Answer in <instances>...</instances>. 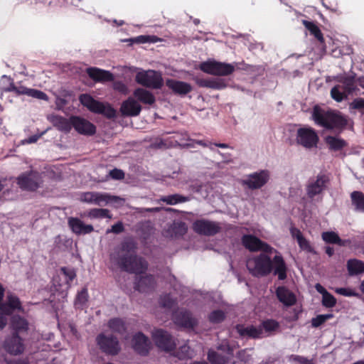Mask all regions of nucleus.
Instances as JSON below:
<instances>
[{
	"label": "nucleus",
	"instance_id": "nucleus-1",
	"mask_svg": "<svg viewBox=\"0 0 364 364\" xmlns=\"http://www.w3.org/2000/svg\"><path fill=\"white\" fill-rule=\"evenodd\" d=\"M246 266L250 273L257 277H264L274 270V274L278 275L279 279L283 280L287 277V267L285 262L280 254L262 252L258 255L249 257Z\"/></svg>",
	"mask_w": 364,
	"mask_h": 364
},
{
	"label": "nucleus",
	"instance_id": "nucleus-2",
	"mask_svg": "<svg viewBox=\"0 0 364 364\" xmlns=\"http://www.w3.org/2000/svg\"><path fill=\"white\" fill-rule=\"evenodd\" d=\"M135 245L131 240L122 243L110 255L111 262L122 269L135 274L143 273L148 267L147 262L134 255Z\"/></svg>",
	"mask_w": 364,
	"mask_h": 364
},
{
	"label": "nucleus",
	"instance_id": "nucleus-3",
	"mask_svg": "<svg viewBox=\"0 0 364 364\" xmlns=\"http://www.w3.org/2000/svg\"><path fill=\"white\" fill-rule=\"evenodd\" d=\"M312 117L314 122L325 128H343L347 124V119L336 112H325L318 107H315L313 110Z\"/></svg>",
	"mask_w": 364,
	"mask_h": 364
},
{
	"label": "nucleus",
	"instance_id": "nucleus-4",
	"mask_svg": "<svg viewBox=\"0 0 364 364\" xmlns=\"http://www.w3.org/2000/svg\"><path fill=\"white\" fill-rule=\"evenodd\" d=\"M79 100L81 104L90 112L103 114L108 118H112L116 114V111L110 105L98 102L90 95L82 94L80 96Z\"/></svg>",
	"mask_w": 364,
	"mask_h": 364
},
{
	"label": "nucleus",
	"instance_id": "nucleus-5",
	"mask_svg": "<svg viewBox=\"0 0 364 364\" xmlns=\"http://www.w3.org/2000/svg\"><path fill=\"white\" fill-rule=\"evenodd\" d=\"M136 82L146 87L159 89L164 84L161 74L159 72L139 69L135 76Z\"/></svg>",
	"mask_w": 364,
	"mask_h": 364
},
{
	"label": "nucleus",
	"instance_id": "nucleus-6",
	"mask_svg": "<svg viewBox=\"0 0 364 364\" xmlns=\"http://www.w3.org/2000/svg\"><path fill=\"white\" fill-rule=\"evenodd\" d=\"M237 64L221 63L209 59L200 64L199 68L204 73L213 75H228L233 73Z\"/></svg>",
	"mask_w": 364,
	"mask_h": 364
},
{
	"label": "nucleus",
	"instance_id": "nucleus-7",
	"mask_svg": "<svg viewBox=\"0 0 364 364\" xmlns=\"http://www.w3.org/2000/svg\"><path fill=\"white\" fill-rule=\"evenodd\" d=\"M18 186L26 191H36L43 183L41 175L34 171L21 173L16 178Z\"/></svg>",
	"mask_w": 364,
	"mask_h": 364
},
{
	"label": "nucleus",
	"instance_id": "nucleus-8",
	"mask_svg": "<svg viewBox=\"0 0 364 364\" xmlns=\"http://www.w3.org/2000/svg\"><path fill=\"white\" fill-rule=\"evenodd\" d=\"M269 178V171L267 170H261L245 176V178L241 181V183L251 190L259 189L267 183Z\"/></svg>",
	"mask_w": 364,
	"mask_h": 364
},
{
	"label": "nucleus",
	"instance_id": "nucleus-9",
	"mask_svg": "<svg viewBox=\"0 0 364 364\" xmlns=\"http://www.w3.org/2000/svg\"><path fill=\"white\" fill-rule=\"evenodd\" d=\"M296 141L297 144L306 149L316 146L318 136L314 129L309 127L299 128L296 132Z\"/></svg>",
	"mask_w": 364,
	"mask_h": 364
},
{
	"label": "nucleus",
	"instance_id": "nucleus-10",
	"mask_svg": "<svg viewBox=\"0 0 364 364\" xmlns=\"http://www.w3.org/2000/svg\"><path fill=\"white\" fill-rule=\"evenodd\" d=\"M75 277L73 270L65 267L61 269L60 274L53 279V285L57 291H60L63 297L67 295V291L70 287V282Z\"/></svg>",
	"mask_w": 364,
	"mask_h": 364
},
{
	"label": "nucleus",
	"instance_id": "nucleus-11",
	"mask_svg": "<svg viewBox=\"0 0 364 364\" xmlns=\"http://www.w3.org/2000/svg\"><path fill=\"white\" fill-rule=\"evenodd\" d=\"M242 245L251 252H265L269 254L277 250L252 235H245L242 238Z\"/></svg>",
	"mask_w": 364,
	"mask_h": 364
},
{
	"label": "nucleus",
	"instance_id": "nucleus-12",
	"mask_svg": "<svg viewBox=\"0 0 364 364\" xmlns=\"http://www.w3.org/2000/svg\"><path fill=\"white\" fill-rule=\"evenodd\" d=\"M19 299L12 294L7 296L6 302L0 306V330L3 329L7 323L6 315L11 314L15 310H21Z\"/></svg>",
	"mask_w": 364,
	"mask_h": 364
},
{
	"label": "nucleus",
	"instance_id": "nucleus-13",
	"mask_svg": "<svg viewBox=\"0 0 364 364\" xmlns=\"http://www.w3.org/2000/svg\"><path fill=\"white\" fill-rule=\"evenodd\" d=\"M152 338L156 345L165 351H171L176 346V343L173 338L164 330H154L152 333Z\"/></svg>",
	"mask_w": 364,
	"mask_h": 364
},
{
	"label": "nucleus",
	"instance_id": "nucleus-14",
	"mask_svg": "<svg viewBox=\"0 0 364 364\" xmlns=\"http://www.w3.org/2000/svg\"><path fill=\"white\" fill-rule=\"evenodd\" d=\"M218 350L223 351L222 355L213 350H209L208 354V360L213 364H225L232 356V349L227 344L226 342L223 343L218 346Z\"/></svg>",
	"mask_w": 364,
	"mask_h": 364
},
{
	"label": "nucleus",
	"instance_id": "nucleus-15",
	"mask_svg": "<svg viewBox=\"0 0 364 364\" xmlns=\"http://www.w3.org/2000/svg\"><path fill=\"white\" fill-rule=\"evenodd\" d=\"M97 342L100 348L107 353L116 355L120 350L117 338L112 336H106L104 334H100L97 338Z\"/></svg>",
	"mask_w": 364,
	"mask_h": 364
},
{
	"label": "nucleus",
	"instance_id": "nucleus-16",
	"mask_svg": "<svg viewBox=\"0 0 364 364\" xmlns=\"http://www.w3.org/2000/svg\"><path fill=\"white\" fill-rule=\"evenodd\" d=\"M195 232L204 235H213L220 230L218 223L206 220H198L193 224Z\"/></svg>",
	"mask_w": 364,
	"mask_h": 364
},
{
	"label": "nucleus",
	"instance_id": "nucleus-17",
	"mask_svg": "<svg viewBox=\"0 0 364 364\" xmlns=\"http://www.w3.org/2000/svg\"><path fill=\"white\" fill-rule=\"evenodd\" d=\"M328 182V176L318 175L315 179L310 181L306 186V193L310 198L319 195L326 188Z\"/></svg>",
	"mask_w": 364,
	"mask_h": 364
},
{
	"label": "nucleus",
	"instance_id": "nucleus-18",
	"mask_svg": "<svg viewBox=\"0 0 364 364\" xmlns=\"http://www.w3.org/2000/svg\"><path fill=\"white\" fill-rule=\"evenodd\" d=\"M4 348L11 355H18L23 353L25 346L22 339L14 334L5 340Z\"/></svg>",
	"mask_w": 364,
	"mask_h": 364
},
{
	"label": "nucleus",
	"instance_id": "nucleus-19",
	"mask_svg": "<svg viewBox=\"0 0 364 364\" xmlns=\"http://www.w3.org/2000/svg\"><path fill=\"white\" fill-rule=\"evenodd\" d=\"M11 92H15L17 95H26L35 99L45 101L48 100V97L45 92L38 90L26 87L18 82L14 85Z\"/></svg>",
	"mask_w": 364,
	"mask_h": 364
},
{
	"label": "nucleus",
	"instance_id": "nucleus-20",
	"mask_svg": "<svg viewBox=\"0 0 364 364\" xmlns=\"http://www.w3.org/2000/svg\"><path fill=\"white\" fill-rule=\"evenodd\" d=\"M72 122L73 127L80 134L92 135L95 133V125L84 118L72 117Z\"/></svg>",
	"mask_w": 364,
	"mask_h": 364
},
{
	"label": "nucleus",
	"instance_id": "nucleus-21",
	"mask_svg": "<svg viewBox=\"0 0 364 364\" xmlns=\"http://www.w3.org/2000/svg\"><path fill=\"white\" fill-rule=\"evenodd\" d=\"M173 318L176 324L186 328H193L197 323L196 319L189 312L183 310L174 312Z\"/></svg>",
	"mask_w": 364,
	"mask_h": 364
},
{
	"label": "nucleus",
	"instance_id": "nucleus-22",
	"mask_svg": "<svg viewBox=\"0 0 364 364\" xmlns=\"http://www.w3.org/2000/svg\"><path fill=\"white\" fill-rule=\"evenodd\" d=\"M150 344L149 338L141 333H137L133 336L132 346L139 354H147L150 349Z\"/></svg>",
	"mask_w": 364,
	"mask_h": 364
},
{
	"label": "nucleus",
	"instance_id": "nucleus-23",
	"mask_svg": "<svg viewBox=\"0 0 364 364\" xmlns=\"http://www.w3.org/2000/svg\"><path fill=\"white\" fill-rule=\"evenodd\" d=\"M107 197V193L85 192L80 194V200L82 203L102 206L105 205Z\"/></svg>",
	"mask_w": 364,
	"mask_h": 364
},
{
	"label": "nucleus",
	"instance_id": "nucleus-24",
	"mask_svg": "<svg viewBox=\"0 0 364 364\" xmlns=\"http://www.w3.org/2000/svg\"><path fill=\"white\" fill-rule=\"evenodd\" d=\"M68 225L72 231L77 235L89 234L94 230L92 225H86L77 218H70Z\"/></svg>",
	"mask_w": 364,
	"mask_h": 364
},
{
	"label": "nucleus",
	"instance_id": "nucleus-25",
	"mask_svg": "<svg viewBox=\"0 0 364 364\" xmlns=\"http://www.w3.org/2000/svg\"><path fill=\"white\" fill-rule=\"evenodd\" d=\"M141 110V106L132 97H129L124 101L120 108L122 114L126 116H137Z\"/></svg>",
	"mask_w": 364,
	"mask_h": 364
},
{
	"label": "nucleus",
	"instance_id": "nucleus-26",
	"mask_svg": "<svg viewBox=\"0 0 364 364\" xmlns=\"http://www.w3.org/2000/svg\"><path fill=\"white\" fill-rule=\"evenodd\" d=\"M236 329L237 333L242 336H246L252 338H259L264 337V331L262 330V327L259 326H245L243 325H237Z\"/></svg>",
	"mask_w": 364,
	"mask_h": 364
},
{
	"label": "nucleus",
	"instance_id": "nucleus-27",
	"mask_svg": "<svg viewBox=\"0 0 364 364\" xmlns=\"http://www.w3.org/2000/svg\"><path fill=\"white\" fill-rule=\"evenodd\" d=\"M166 85L174 93L179 95H185L192 90V87L190 84L176 80H167Z\"/></svg>",
	"mask_w": 364,
	"mask_h": 364
},
{
	"label": "nucleus",
	"instance_id": "nucleus-28",
	"mask_svg": "<svg viewBox=\"0 0 364 364\" xmlns=\"http://www.w3.org/2000/svg\"><path fill=\"white\" fill-rule=\"evenodd\" d=\"M156 285V279L151 274L141 276L136 282V288L141 292H148L152 290Z\"/></svg>",
	"mask_w": 364,
	"mask_h": 364
},
{
	"label": "nucleus",
	"instance_id": "nucleus-29",
	"mask_svg": "<svg viewBox=\"0 0 364 364\" xmlns=\"http://www.w3.org/2000/svg\"><path fill=\"white\" fill-rule=\"evenodd\" d=\"M48 119L62 132H69L73 127L72 117L70 119H65L58 115H50Z\"/></svg>",
	"mask_w": 364,
	"mask_h": 364
},
{
	"label": "nucleus",
	"instance_id": "nucleus-30",
	"mask_svg": "<svg viewBox=\"0 0 364 364\" xmlns=\"http://www.w3.org/2000/svg\"><path fill=\"white\" fill-rule=\"evenodd\" d=\"M277 296L280 302L285 306H292L296 303L295 295L284 287H279L277 289Z\"/></svg>",
	"mask_w": 364,
	"mask_h": 364
},
{
	"label": "nucleus",
	"instance_id": "nucleus-31",
	"mask_svg": "<svg viewBox=\"0 0 364 364\" xmlns=\"http://www.w3.org/2000/svg\"><path fill=\"white\" fill-rule=\"evenodd\" d=\"M88 75L95 80L97 81H112L113 75L107 70H101L96 68H90L87 69Z\"/></svg>",
	"mask_w": 364,
	"mask_h": 364
},
{
	"label": "nucleus",
	"instance_id": "nucleus-32",
	"mask_svg": "<svg viewBox=\"0 0 364 364\" xmlns=\"http://www.w3.org/2000/svg\"><path fill=\"white\" fill-rule=\"evenodd\" d=\"M134 96L141 102L151 105L155 102L154 95L144 88H137L134 91Z\"/></svg>",
	"mask_w": 364,
	"mask_h": 364
},
{
	"label": "nucleus",
	"instance_id": "nucleus-33",
	"mask_svg": "<svg viewBox=\"0 0 364 364\" xmlns=\"http://www.w3.org/2000/svg\"><path fill=\"white\" fill-rule=\"evenodd\" d=\"M348 274L351 276L364 272V262L356 259H351L347 262Z\"/></svg>",
	"mask_w": 364,
	"mask_h": 364
},
{
	"label": "nucleus",
	"instance_id": "nucleus-34",
	"mask_svg": "<svg viewBox=\"0 0 364 364\" xmlns=\"http://www.w3.org/2000/svg\"><path fill=\"white\" fill-rule=\"evenodd\" d=\"M350 198L355 210L364 213V194L360 191H353L350 194Z\"/></svg>",
	"mask_w": 364,
	"mask_h": 364
},
{
	"label": "nucleus",
	"instance_id": "nucleus-35",
	"mask_svg": "<svg viewBox=\"0 0 364 364\" xmlns=\"http://www.w3.org/2000/svg\"><path fill=\"white\" fill-rule=\"evenodd\" d=\"M85 216L90 219H98L107 218H112V215L109 213V210L104 208H92L84 214Z\"/></svg>",
	"mask_w": 364,
	"mask_h": 364
},
{
	"label": "nucleus",
	"instance_id": "nucleus-36",
	"mask_svg": "<svg viewBox=\"0 0 364 364\" xmlns=\"http://www.w3.org/2000/svg\"><path fill=\"white\" fill-rule=\"evenodd\" d=\"M200 85L205 87L221 90L227 87V83L224 79L216 78L203 80L200 82Z\"/></svg>",
	"mask_w": 364,
	"mask_h": 364
},
{
	"label": "nucleus",
	"instance_id": "nucleus-37",
	"mask_svg": "<svg viewBox=\"0 0 364 364\" xmlns=\"http://www.w3.org/2000/svg\"><path fill=\"white\" fill-rule=\"evenodd\" d=\"M348 94L343 89L341 85H335L331 90V97L336 100V102H341L343 100L346 99Z\"/></svg>",
	"mask_w": 364,
	"mask_h": 364
},
{
	"label": "nucleus",
	"instance_id": "nucleus-38",
	"mask_svg": "<svg viewBox=\"0 0 364 364\" xmlns=\"http://www.w3.org/2000/svg\"><path fill=\"white\" fill-rule=\"evenodd\" d=\"M322 239L327 243L338 244L341 246L346 245V241L341 240L335 232H324L322 233Z\"/></svg>",
	"mask_w": 364,
	"mask_h": 364
},
{
	"label": "nucleus",
	"instance_id": "nucleus-39",
	"mask_svg": "<svg viewBox=\"0 0 364 364\" xmlns=\"http://www.w3.org/2000/svg\"><path fill=\"white\" fill-rule=\"evenodd\" d=\"M88 301V292L86 288H83L76 296L75 306L77 309H83Z\"/></svg>",
	"mask_w": 364,
	"mask_h": 364
},
{
	"label": "nucleus",
	"instance_id": "nucleus-40",
	"mask_svg": "<svg viewBox=\"0 0 364 364\" xmlns=\"http://www.w3.org/2000/svg\"><path fill=\"white\" fill-rule=\"evenodd\" d=\"M161 200L168 205H176L181 203L187 202L189 200L188 197L183 196L179 194H173L167 196H164Z\"/></svg>",
	"mask_w": 364,
	"mask_h": 364
},
{
	"label": "nucleus",
	"instance_id": "nucleus-41",
	"mask_svg": "<svg viewBox=\"0 0 364 364\" xmlns=\"http://www.w3.org/2000/svg\"><path fill=\"white\" fill-rule=\"evenodd\" d=\"M338 82L341 83V85L348 95L355 90V79L353 77H341Z\"/></svg>",
	"mask_w": 364,
	"mask_h": 364
},
{
	"label": "nucleus",
	"instance_id": "nucleus-42",
	"mask_svg": "<svg viewBox=\"0 0 364 364\" xmlns=\"http://www.w3.org/2000/svg\"><path fill=\"white\" fill-rule=\"evenodd\" d=\"M303 24L319 41H323V35L318 27L314 23L304 20Z\"/></svg>",
	"mask_w": 364,
	"mask_h": 364
},
{
	"label": "nucleus",
	"instance_id": "nucleus-43",
	"mask_svg": "<svg viewBox=\"0 0 364 364\" xmlns=\"http://www.w3.org/2000/svg\"><path fill=\"white\" fill-rule=\"evenodd\" d=\"M326 141L329 145L330 148L333 150H339L346 146L344 140L335 136L326 137Z\"/></svg>",
	"mask_w": 364,
	"mask_h": 364
},
{
	"label": "nucleus",
	"instance_id": "nucleus-44",
	"mask_svg": "<svg viewBox=\"0 0 364 364\" xmlns=\"http://www.w3.org/2000/svg\"><path fill=\"white\" fill-rule=\"evenodd\" d=\"M109 327L115 332L122 333L125 330L124 322L120 318H112L108 323Z\"/></svg>",
	"mask_w": 364,
	"mask_h": 364
},
{
	"label": "nucleus",
	"instance_id": "nucleus-45",
	"mask_svg": "<svg viewBox=\"0 0 364 364\" xmlns=\"http://www.w3.org/2000/svg\"><path fill=\"white\" fill-rule=\"evenodd\" d=\"M13 80L6 75H3L0 80V89L2 92H11L14 87Z\"/></svg>",
	"mask_w": 364,
	"mask_h": 364
},
{
	"label": "nucleus",
	"instance_id": "nucleus-46",
	"mask_svg": "<svg viewBox=\"0 0 364 364\" xmlns=\"http://www.w3.org/2000/svg\"><path fill=\"white\" fill-rule=\"evenodd\" d=\"M259 327H262L264 331V336H267L270 332L277 329L278 323L273 320H267L264 321Z\"/></svg>",
	"mask_w": 364,
	"mask_h": 364
},
{
	"label": "nucleus",
	"instance_id": "nucleus-47",
	"mask_svg": "<svg viewBox=\"0 0 364 364\" xmlns=\"http://www.w3.org/2000/svg\"><path fill=\"white\" fill-rule=\"evenodd\" d=\"M107 198L105 201V205L112 203L116 208H119L122 206L124 203V199L116 196H112L109 193H107Z\"/></svg>",
	"mask_w": 364,
	"mask_h": 364
},
{
	"label": "nucleus",
	"instance_id": "nucleus-48",
	"mask_svg": "<svg viewBox=\"0 0 364 364\" xmlns=\"http://www.w3.org/2000/svg\"><path fill=\"white\" fill-rule=\"evenodd\" d=\"M11 326L16 330H24L27 328V322L19 316H14L11 319Z\"/></svg>",
	"mask_w": 364,
	"mask_h": 364
},
{
	"label": "nucleus",
	"instance_id": "nucleus-49",
	"mask_svg": "<svg viewBox=\"0 0 364 364\" xmlns=\"http://www.w3.org/2000/svg\"><path fill=\"white\" fill-rule=\"evenodd\" d=\"M177 356L181 358H192L193 352L191 350L190 347L187 345L182 346L177 353Z\"/></svg>",
	"mask_w": 364,
	"mask_h": 364
},
{
	"label": "nucleus",
	"instance_id": "nucleus-50",
	"mask_svg": "<svg viewBox=\"0 0 364 364\" xmlns=\"http://www.w3.org/2000/svg\"><path fill=\"white\" fill-rule=\"evenodd\" d=\"M350 109H357L364 114V98H355L349 105Z\"/></svg>",
	"mask_w": 364,
	"mask_h": 364
},
{
	"label": "nucleus",
	"instance_id": "nucleus-51",
	"mask_svg": "<svg viewBox=\"0 0 364 364\" xmlns=\"http://www.w3.org/2000/svg\"><path fill=\"white\" fill-rule=\"evenodd\" d=\"M336 299L335 297L331 294L330 293H326L323 296H322V304L328 308L333 307L336 305Z\"/></svg>",
	"mask_w": 364,
	"mask_h": 364
},
{
	"label": "nucleus",
	"instance_id": "nucleus-52",
	"mask_svg": "<svg viewBox=\"0 0 364 364\" xmlns=\"http://www.w3.org/2000/svg\"><path fill=\"white\" fill-rule=\"evenodd\" d=\"M224 318L225 314L220 310L213 311L209 315V320L212 323H220L224 319Z\"/></svg>",
	"mask_w": 364,
	"mask_h": 364
},
{
	"label": "nucleus",
	"instance_id": "nucleus-53",
	"mask_svg": "<svg viewBox=\"0 0 364 364\" xmlns=\"http://www.w3.org/2000/svg\"><path fill=\"white\" fill-rule=\"evenodd\" d=\"M160 304L162 307L166 309H171L175 306V301L169 295H166L161 298Z\"/></svg>",
	"mask_w": 364,
	"mask_h": 364
},
{
	"label": "nucleus",
	"instance_id": "nucleus-54",
	"mask_svg": "<svg viewBox=\"0 0 364 364\" xmlns=\"http://www.w3.org/2000/svg\"><path fill=\"white\" fill-rule=\"evenodd\" d=\"M300 248L308 252H314V248L311 247L309 242L304 237V236L297 240Z\"/></svg>",
	"mask_w": 364,
	"mask_h": 364
},
{
	"label": "nucleus",
	"instance_id": "nucleus-55",
	"mask_svg": "<svg viewBox=\"0 0 364 364\" xmlns=\"http://www.w3.org/2000/svg\"><path fill=\"white\" fill-rule=\"evenodd\" d=\"M113 88L122 94H127L129 91L127 86L122 81L114 82L113 84Z\"/></svg>",
	"mask_w": 364,
	"mask_h": 364
},
{
	"label": "nucleus",
	"instance_id": "nucleus-56",
	"mask_svg": "<svg viewBox=\"0 0 364 364\" xmlns=\"http://www.w3.org/2000/svg\"><path fill=\"white\" fill-rule=\"evenodd\" d=\"M124 230L123 225L121 222H119L111 227V229L107 230L106 232L120 233Z\"/></svg>",
	"mask_w": 364,
	"mask_h": 364
},
{
	"label": "nucleus",
	"instance_id": "nucleus-57",
	"mask_svg": "<svg viewBox=\"0 0 364 364\" xmlns=\"http://www.w3.org/2000/svg\"><path fill=\"white\" fill-rule=\"evenodd\" d=\"M109 176L114 179H122L124 173L122 170L115 168L109 171Z\"/></svg>",
	"mask_w": 364,
	"mask_h": 364
},
{
	"label": "nucleus",
	"instance_id": "nucleus-58",
	"mask_svg": "<svg viewBox=\"0 0 364 364\" xmlns=\"http://www.w3.org/2000/svg\"><path fill=\"white\" fill-rule=\"evenodd\" d=\"M336 292L346 296H351L355 295V292L352 289L348 288H337L336 289Z\"/></svg>",
	"mask_w": 364,
	"mask_h": 364
},
{
	"label": "nucleus",
	"instance_id": "nucleus-59",
	"mask_svg": "<svg viewBox=\"0 0 364 364\" xmlns=\"http://www.w3.org/2000/svg\"><path fill=\"white\" fill-rule=\"evenodd\" d=\"M325 322V318L322 315H318L312 319L311 323L314 327H318Z\"/></svg>",
	"mask_w": 364,
	"mask_h": 364
},
{
	"label": "nucleus",
	"instance_id": "nucleus-60",
	"mask_svg": "<svg viewBox=\"0 0 364 364\" xmlns=\"http://www.w3.org/2000/svg\"><path fill=\"white\" fill-rule=\"evenodd\" d=\"M41 135H33L30 136L28 139H23L21 141V144L24 145L27 144H33L38 141V139L41 137Z\"/></svg>",
	"mask_w": 364,
	"mask_h": 364
},
{
	"label": "nucleus",
	"instance_id": "nucleus-61",
	"mask_svg": "<svg viewBox=\"0 0 364 364\" xmlns=\"http://www.w3.org/2000/svg\"><path fill=\"white\" fill-rule=\"evenodd\" d=\"M290 232H291V236L294 238L296 239V240H299V238L303 237L301 231L297 228H291L290 230Z\"/></svg>",
	"mask_w": 364,
	"mask_h": 364
},
{
	"label": "nucleus",
	"instance_id": "nucleus-62",
	"mask_svg": "<svg viewBox=\"0 0 364 364\" xmlns=\"http://www.w3.org/2000/svg\"><path fill=\"white\" fill-rule=\"evenodd\" d=\"M150 39V36H139L134 38V41L139 43H148Z\"/></svg>",
	"mask_w": 364,
	"mask_h": 364
},
{
	"label": "nucleus",
	"instance_id": "nucleus-63",
	"mask_svg": "<svg viewBox=\"0 0 364 364\" xmlns=\"http://www.w3.org/2000/svg\"><path fill=\"white\" fill-rule=\"evenodd\" d=\"M291 358L294 360H296L301 364H309V360L304 357L299 355H293Z\"/></svg>",
	"mask_w": 364,
	"mask_h": 364
},
{
	"label": "nucleus",
	"instance_id": "nucleus-64",
	"mask_svg": "<svg viewBox=\"0 0 364 364\" xmlns=\"http://www.w3.org/2000/svg\"><path fill=\"white\" fill-rule=\"evenodd\" d=\"M173 228H177L178 230H180L181 231V234H183L186 232V225L184 223H175L173 225Z\"/></svg>",
	"mask_w": 364,
	"mask_h": 364
}]
</instances>
